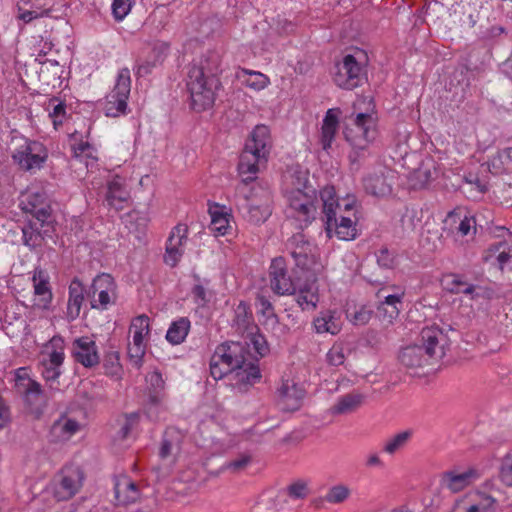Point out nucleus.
Here are the masks:
<instances>
[{
  "label": "nucleus",
  "mask_w": 512,
  "mask_h": 512,
  "mask_svg": "<svg viewBox=\"0 0 512 512\" xmlns=\"http://www.w3.org/2000/svg\"><path fill=\"white\" fill-rule=\"evenodd\" d=\"M80 428L78 421L61 416L55 420L49 430V442L60 443L69 440Z\"/></svg>",
  "instance_id": "nucleus-21"
},
{
  "label": "nucleus",
  "mask_w": 512,
  "mask_h": 512,
  "mask_svg": "<svg viewBox=\"0 0 512 512\" xmlns=\"http://www.w3.org/2000/svg\"><path fill=\"white\" fill-rule=\"evenodd\" d=\"M190 326L191 323L187 317H181L173 321L166 333L167 341L173 345L181 344L186 339Z\"/></svg>",
  "instance_id": "nucleus-32"
},
{
  "label": "nucleus",
  "mask_w": 512,
  "mask_h": 512,
  "mask_svg": "<svg viewBox=\"0 0 512 512\" xmlns=\"http://www.w3.org/2000/svg\"><path fill=\"white\" fill-rule=\"evenodd\" d=\"M84 473L80 467H67L62 470V478L57 488V495L65 500L74 496L81 488Z\"/></svg>",
  "instance_id": "nucleus-16"
},
{
  "label": "nucleus",
  "mask_w": 512,
  "mask_h": 512,
  "mask_svg": "<svg viewBox=\"0 0 512 512\" xmlns=\"http://www.w3.org/2000/svg\"><path fill=\"white\" fill-rule=\"evenodd\" d=\"M372 314H373V311L364 305L360 306L359 309H354L353 311H351L350 309H347V311H346L347 318L354 325L367 324L370 321Z\"/></svg>",
  "instance_id": "nucleus-51"
},
{
  "label": "nucleus",
  "mask_w": 512,
  "mask_h": 512,
  "mask_svg": "<svg viewBox=\"0 0 512 512\" xmlns=\"http://www.w3.org/2000/svg\"><path fill=\"white\" fill-rule=\"evenodd\" d=\"M50 104H54L53 110L49 113V116L53 120L54 126L62 125L63 119L66 114V104L60 101L58 98L50 99Z\"/></svg>",
  "instance_id": "nucleus-56"
},
{
  "label": "nucleus",
  "mask_w": 512,
  "mask_h": 512,
  "mask_svg": "<svg viewBox=\"0 0 512 512\" xmlns=\"http://www.w3.org/2000/svg\"><path fill=\"white\" fill-rule=\"evenodd\" d=\"M219 55L208 52L198 65L189 68L187 89L190 93L191 108L197 112L211 108L215 101L216 90L221 86L218 78L220 71Z\"/></svg>",
  "instance_id": "nucleus-1"
},
{
  "label": "nucleus",
  "mask_w": 512,
  "mask_h": 512,
  "mask_svg": "<svg viewBox=\"0 0 512 512\" xmlns=\"http://www.w3.org/2000/svg\"><path fill=\"white\" fill-rule=\"evenodd\" d=\"M131 328L134 329L133 334V343L135 346L141 345L145 346L144 344V333H149V317L147 315H140L136 317L131 324Z\"/></svg>",
  "instance_id": "nucleus-42"
},
{
  "label": "nucleus",
  "mask_w": 512,
  "mask_h": 512,
  "mask_svg": "<svg viewBox=\"0 0 512 512\" xmlns=\"http://www.w3.org/2000/svg\"><path fill=\"white\" fill-rule=\"evenodd\" d=\"M316 201V190L307 185H304V190H293L289 196V205L295 211V217L299 221H303L306 226L315 219L317 212Z\"/></svg>",
  "instance_id": "nucleus-8"
},
{
  "label": "nucleus",
  "mask_w": 512,
  "mask_h": 512,
  "mask_svg": "<svg viewBox=\"0 0 512 512\" xmlns=\"http://www.w3.org/2000/svg\"><path fill=\"white\" fill-rule=\"evenodd\" d=\"M133 0H113L112 14L116 21H122L130 12Z\"/></svg>",
  "instance_id": "nucleus-54"
},
{
  "label": "nucleus",
  "mask_w": 512,
  "mask_h": 512,
  "mask_svg": "<svg viewBox=\"0 0 512 512\" xmlns=\"http://www.w3.org/2000/svg\"><path fill=\"white\" fill-rule=\"evenodd\" d=\"M377 263L380 267L385 269H392L395 265V257L392 252L388 250V248H381L376 253Z\"/></svg>",
  "instance_id": "nucleus-59"
},
{
  "label": "nucleus",
  "mask_w": 512,
  "mask_h": 512,
  "mask_svg": "<svg viewBox=\"0 0 512 512\" xmlns=\"http://www.w3.org/2000/svg\"><path fill=\"white\" fill-rule=\"evenodd\" d=\"M340 113L341 110L339 108H331L328 109L324 116L321 127L320 144L325 151L331 147V144L335 139V135L339 128Z\"/></svg>",
  "instance_id": "nucleus-22"
},
{
  "label": "nucleus",
  "mask_w": 512,
  "mask_h": 512,
  "mask_svg": "<svg viewBox=\"0 0 512 512\" xmlns=\"http://www.w3.org/2000/svg\"><path fill=\"white\" fill-rule=\"evenodd\" d=\"M442 285L447 291L454 294H472L475 290V286L473 284L465 281L463 276L454 273L444 275Z\"/></svg>",
  "instance_id": "nucleus-35"
},
{
  "label": "nucleus",
  "mask_w": 512,
  "mask_h": 512,
  "mask_svg": "<svg viewBox=\"0 0 512 512\" xmlns=\"http://www.w3.org/2000/svg\"><path fill=\"white\" fill-rule=\"evenodd\" d=\"M84 286L78 278H74L69 285V299L67 304L66 318L74 321L80 315L84 301Z\"/></svg>",
  "instance_id": "nucleus-23"
},
{
  "label": "nucleus",
  "mask_w": 512,
  "mask_h": 512,
  "mask_svg": "<svg viewBox=\"0 0 512 512\" xmlns=\"http://www.w3.org/2000/svg\"><path fill=\"white\" fill-rule=\"evenodd\" d=\"M364 396L359 393H349L342 396L331 408L333 414H348L357 410L363 403Z\"/></svg>",
  "instance_id": "nucleus-37"
},
{
  "label": "nucleus",
  "mask_w": 512,
  "mask_h": 512,
  "mask_svg": "<svg viewBox=\"0 0 512 512\" xmlns=\"http://www.w3.org/2000/svg\"><path fill=\"white\" fill-rule=\"evenodd\" d=\"M234 322L239 330L247 332L249 330H259V327L254 324L253 314L250 306L245 301H240L235 309Z\"/></svg>",
  "instance_id": "nucleus-33"
},
{
  "label": "nucleus",
  "mask_w": 512,
  "mask_h": 512,
  "mask_svg": "<svg viewBox=\"0 0 512 512\" xmlns=\"http://www.w3.org/2000/svg\"><path fill=\"white\" fill-rule=\"evenodd\" d=\"M480 477L477 469L469 468L464 472L446 471L442 474L441 485L453 493H458Z\"/></svg>",
  "instance_id": "nucleus-18"
},
{
  "label": "nucleus",
  "mask_w": 512,
  "mask_h": 512,
  "mask_svg": "<svg viewBox=\"0 0 512 512\" xmlns=\"http://www.w3.org/2000/svg\"><path fill=\"white\" fill-rule=\"evenodd\" d=\"M279 402L283 405V409L296 410L300 405L303 397L302 390L294 383L284 382L277 391Z\"/></svg>",
  "instance_id": "nucleus-28"
},
{
  "label": "nucleus",
  "mask_w": 512,
  "mask_h": 512,
  "mask_svg": "<svg viewBox=\"0 0 512 512\" xmlns=\"http://www.w3.org/2000/svg\"><path fill=\"white\" fill-rule=\"evenodd\" d=\"M350 495V489L346 485L332 486L326 496L325 500L329 503L338 504L344 502Z\"/></svg>",
  "instance_id": "nucleus-52"
},
{
  "label": "nucleus",
  "mask_w": 512,
  "mask_h": 512,
  "mask_svg": "<svg viewBox=\"0 0 512 512\" xmlns=\"http://www.w3.org/2000/svg\"><path fill=\"white\" fill-rule=\"evenodd\" d=\"M130 90V70L128 68H123L118 73L113 90L107 96V102L104 108L106 116L117 117L126 112Z\"/></svg>",
  "instance_id": "nucleus-5"
},
{
  "label": "nucleus",
  "mask_w": 512,
  "mask_h": 512,
  "mask_svg": "<svg viewBox=\"0 0 512 512\" xmlns=\"http://www.w3.org/2000/svg\"><path fill=\"white\" fill-rule=\"evenodd\" d=\"M500 478L507 486H512V456H506L501 464Z\"/></svg>",
  "instance_id": "nucleus-63"
},
{
  "label": "nucleus",
  "mask_w": 512,
  "mask_h": 512,
  "mask_svg": "<svg viewBox=\"0 0 512 512\" xmlns=\"http://www.w3.org/2000/svg\"><path fill=\"white\" fill-rule=\"evenodd\" d=\"M187 232V228L182 225H177L172 230L166 244V254L164 256V262L171 266L175 267L183 254V251L180 249L183 242L186 240L185 233Z\"/></svg>",
  "instance_id": "nucleus-20"
},
{
  "label": "nucleus",
  "mask_w": 512,
  "mask_h": 512,
  "mask_svg": "<svg viewBox=\"0 0 512 512\" xmlns=\"http://www.w3.org/2000/svg\"><path fill=\"white\" fill-rule=\"evenodd\" d=\"M316 280L303 279L296 287V302L302 310H314L318 302V295L313 291Z\"/></svg>",
  "instance_id": "nucleus-27"
},
{
  "label": "nucleus",
  "mask_w": 512,
  "mask_h": 512,
  "mask_svg": "<svg viewBox=\"0 0 512 512\" xmlns=\"http://www.w3.org/2000/svg\"><path fill=\"white\" fill-rule=\"evenodd\" d=\"M106 187L105 202L107 206L116 211L122 210L124 203L130 198L125 178L120 175H114L107 181Z\"/></svg>",
  "instance_id": "nucleus-14"
},
{
  "label": "nucleus",
  "mask_w": 512,
  "mask_h": 512,
  "mask_svg": "<svg viewBox=\"0 0 512 512\" xmlns=\"http://www.w3.org/2000/svg\"><path fill=\"white\" fill-rule=\"evenodd\" d=\"M103 368L106 375L112 377H120L122 367L119 362V353H108L104 358Z\"/></svg>",
  "instance_id": "nucleus-50"
},
{
  "label": "nucleus",
  "mask_w": 512,
  "mask_h": 512,
  "mask_svg": "<svg viewBox=\"0 0 512 512\" xmlns=\"http://www.w3.org/2000/svg\"><path fill=\"white\" fill-rule=\"evenodd\" d=\"M347 142L353 147L349 158L352 162L363 154L370 142L376 138V119L369 113H358L351 126L347 125L343 131Z\"/></svg>",
  "instance_id": "nucleus-3"
},
{
  "label": "nucleus",
  "mask_w": 512,
  "mask_h": 512,
  "mask_svg": "<svg viewBox=\"0 0 512 512\" xmlns=\"http://www.w3.org/2000/svg\"><path fill=\"white\" fill-rule=\"evenodd\" d=\"M11 157L21 170L34 173L47 161L48 151L41 142L22 137Z\"/></svg>",
  "instance_id": "nucleus-4"
},
{
  "label": "nucleus",
  "mask_w": 512,
  "mask_h": 512,
  "mask_svg": "<svg viewBox=\"0 0 512 512\" xmlns=\"http://www.w3.org/2000/svg\"><path fill=\"white\" fill-rule=\"evenodd\" d=\"M232 374L238 368H243L250 357L246 346L240 342L222 343L218 345L212 355Z\"/></svg>",
  "instance_id": "nucleus-9"
},
{
  "label": "nucleus",
  "mask_w": 512,
  "mask_h": 512,
  "mask_svg": "<svg viewBox=\"0 0 512 512\" xmlns=\"http://www.w3.org/2000/svg\"><path fill=\"white\" fill-rule=\"evenodd\" d=\"M146 346H135L134 344H128V357L136 367H140L142 364L143 356L145 355Z\"/></svg>",
  "instance_id": "nucleus-62"
},
{
  "label": "nucleus",
  "mask_w": 512,
  "mask_h": 512,
  "mask_svg": "<svg viewBox=\"0 0 512 512\" xmlns=\"http://www.w3.org/2000/svg\"><path fill=\"white\" fill-rule=\"evenodd\" d=\"M464 181L471 186V189L475 188L479 194H484L488 191V182L477 173L469 172L464 176Z\"/></svg>",
  "instance_id": "nucleus-55"
},
{
  "label": "nucleus",
  "mask_w": 512,
  "mask_h": 512,
  "mask_svg": "<svg viewBox=\"0 0 512 512\" xmlns=\"http://www.w3.org/2000/svg\"><path fill=\"white\" fill-rule=\"evenodd\" d=\"M270 287L279 296L296 294V287L303 278L298 274L291 277L283 257H276L269 267Z\"/></svg>",
  "instance_id": "nucleus-6"
},
{
  "label": "nucleus",
  "mask_w": 512,
  "mask_h": 512,
  "mask_svg": "<svg viewBox=\"0 0 512 512\" xmlns=\"http://www.w3.org/2000/svg\"><path fill=\"white\" fill-rule=\"evenodd\" d=\"M495 499L491 496H484L478 503L469 504L466 499L454 503L451 512H494Z\"/></svg>",
  "instance_id": "nucleus-31"
},
{
  "label": "nucleus",
  "mask_w": 512,
  "mask_h": 512,
  "mask_svg": "<svg viewBox=\"0 0 512 512\" xmlns=\"http://www.w3.org/2000/svg\"><path fill=\"white\" fill-rule=\"evenodd\" d=\"M233 387L240 393L247 392L254 384L261 380L259 366L253 362H246L243 368H238L233 373Z\"/></svg>",
  "instance_id": "nucleus-19"
},
{
  "label": "nucleus",
  "mask_w": 512,
  "mask_h": 512,
  "mask_svg": "<svg viewBox=\"0 0 512 512\" xmlns=\"http://www.w3.org/2000/svg\"><path fill=\"white\" fill-rule=\"evenodd\" d=\"M247 334L249 341L253 345L257 354L261 357L265 356L269 352V347L264 335L259 333V330H249L247 331Z\"/></svg>",
  "instance_id": "nucleus-53"
},
{
  "label": "nucleus",
  "mask_w": 512,
  "mask_h": 512,
  "mask_svg": "<svg viewBox=\"0 0 512 512\" xmlns=\"http://www.w3.org/2000/svg\"><path fill=\"white\" fill-rule=\"evenodd\" d=\"M507 155L502 154L501 151H499L496 155H494L487 163L485 171H489L493 175H499L504 172H509L511 169L509 168L508 164L506 163ZM485 164L481 165V168H484Z\"/></svg>",
  "instance_id": "nucleus-44"
},
{
  "label": "nucleus",
  "mask_w": 512,
  "mask_h": 512,
  "mask_svg": "<svg viewBox=\"0 0 512 512\" xmlns=\"http://www.w3.org/2000/svg\"><path fill=\"white\" fill-rule=\"evenodd\" d=\"M33 284H34V293L37 296H41V304L39 306L43 309H48L53 295L49 285V276L48 273L40 267H36L33 273Z\"/></svg>",
  "instance_id": "nucleus-25"
},
{
  "label": "nucleus",
  "mask_w": 512,
  "mask_h": 512,
  "mask_svg": "<svg viewBox=\"0 0 512 512\" xmlns=\"http://www.w3.org/2000/svg\"><path fill=\"white\" fill-rule=\"evenodd\" d=\"M326 360L331 366H339L344 364L345 355L343 346L341 344H334L328 351Z\"/></svg>",
  "instance_id": "nucleus-57"
},
{
  "label": "nucleus",
  "mask_w": 512,
  "mask_h": 512,
  "mask_svg": "<svg viewBox=\"0 0 512 512\" xmlns=\"http://www.w3.org/2000/svg\"><path fill=\"white\" fill-rule=\"evenodd\" d=\"M288 248L293 257L314 250L313 244L306 239L303 233H296L288 240Z\"/></svg>",
  "instance_id": "nucleus-41"
},
{
  "label": "nucleus",
  "mask_w": 512,
  "mask_h": 512,
  "mask_svg": "<svg viewBox=\"0 0 512 512\" xmlns=\"http://www.w3.org/2000/svg\"><path fill=\"white\" fill-rule=\"evenodd\" d=\"M402 365L407 368H419L430 362V358L424 352V347L414 344L403 348L398 356Z\"/></svg>",
  "instance_id": "nucleus-24"
},
{
  "label": "nucleus",
  "mask_w": 512,
  "mask_h": 512,
  "mask_svg": "<svg viewBox=\"0 0 512 512\" xmlns=\"http://www.w3.org/2000/svg\"><path fill=\"white\" fill-rule=\"evenodd\" d=\"M24 213L30 215L29 220H50L56 222L47 195L44 192L29 193L21 202Z\"/></svg>",
  "instance_id": "nucleus-12"
},
{
  "label": "nucleus",
  "mask_w": 512,
  "mask_h": 512,
  "mask_svg": "<svg viewBox=\"0 0 512 512\" xmlns=\"http://www.w3.org/2000/svg\"><path fill=\"white\" fill-rule=\"evenodd\" d=\"M115 504L127 506L140 499L141 492L138 485L126 475L115 478L114 483Z\"/></svg>",
  "instance_id": "nucleus-15"
},
{
  "label": "nucleus",
  "mask_w": 512,
  "mask_h": 512,
  "mask_svg": "<svg viewBox=\"0 0 512 512\" xmlns=\"http://www.w3.org/2000/svg\"><path fill=\"white\" fill-rule=\"evenodd\" d=\"M257 304L260 306V313L266 319V324L271 323L273 326L279 324V318L274 311L272 303L263 295L256 298Z\"/></svg>",
  "instance_id": "nucleus-47"
},
{
  "label": "nucleus",
  "mask_w": 512,
  "mask_h": 512,
  "mask_svg": "<svg viewBox=\"0 0 512 512\" xmlns=\"http://www.w3.org/2000/svg\"><path fill=\"white\" fill-rule=\"evenodd\" d=\"M72 354L75 361L86 368L97 365L100 360L95 341L87 336L74 340Z\"/></svg>",
  "instance_id": "nucleus-17"
},
{
  "label": "nucleus",
  "mask_w": 512,
  "mask_h": 512,
  "mask_svg": "<svg viewBox=\"0 0 512 512\" xmlns=\"http://www.w3.org/2000/svg\"><path fill=\"white\" fill-rule=\"evenodd\" d=\"M180 444V435L177 430L174 428H168L165 430L160 447H159V457L162 460L167 459L168 457L174 455V452L178 451Z\"/></svg>",
  "instance_id": "nucleus-34"
},
{
  "label": "nucleus",
  "mask_w": 512,
  "mask_h": 512,
  "mask_svg": "<svg viewBox=\"0 0 512 512\" xmlns=\"http://www.w3.org/2000/svg\"><path fill=\"white\" fill-rule=\"evenodd\" d=\"M320 199L323 206L324 223L331 225L334 221V213L338 208H341V204L336 198L335 189L332 186H326L320 191Z\"/></svg>",
  "instance_id": "nucleus-29"
},
{
  "label": "nucleus",
  "mask_w": 512,
  "mask_h": 512,
  "mask_svg": "<svg viewBox=\"0 0 512 512\" xmlns=\"http://www.w3.org/2000/svg\"><path fill=\"white\" fill-rule=\"evenodd\" d=\"M116 284L114 278L107 273L97 275L90 286L88 291V297L94 296L97 292L104 291H115Z\"/></svg>",
  "instance_id": "nucleus-43"
},
{
  "label": "nucleus",
  "mask_w": 512,
  "mask_h": 512,
  "mask_svg": "<svg viewBox=\"0 0 512 512\" xmlns=\"http://www.w3.org/2000/svg\"><path fill=\"white\" fill-rule=\"evenodd\" d=\"M446 222H449L450 224H456L458 225L455 227L456 232L460 234L461 236H467L470 234L471 230L473 229V234L476 232V220L473 216H467L464 215L462 217V210L455 209L448 213Z\"/></svg>",
  "instance_id": "nucleus-30"
},
{
  "label": "nucleus",
  "mask_w": 512,
  "mask_h": 512,
  "mask_svg": "<svg viewBox=\"0 0 512 512\" xmlns=\"http://www.w3.org/2000/svg\"><path fill=\"white\" fill-rule=\"evenodd\" d=\"M166 47L164 46H155L151 50L148 58L143 62L138 64L136 74L139 77L146 76L151 73L152 69L157 66V64L162 63L164 60V51Z\"/></svg>",
  "instance_id": "nucleus-39"
},
{
  "label": "nucleus",
  "mask_w": 512,
  "mask_h": 512,
  "mask_svg": "<svg viewBox=\"0 0 512 512\" xmlns=\"http://www.w3.org/2000/svg\"><path fill=\"white\" fill-rule=\"evenodd\" d=\"M241 73L247 75L248 77L244 80V83L247 87H250L256 91L264 89L269 84V78L256 71L241 69Z\"/></svg>",
  "instance_id": "nucleus-45"
},
{
  "label": "nucleus",
  "mask_w": 512,
  "mask_h": 512,
  "mask_svg": "<svg viewBox=\"0 0 512 512\" xmlns=\"http://www.w3.org/2000/svg\"><path fill=\"white\" fill-rule=\"evenodd\" d=\"M333 79L337 86L352 90L362 85L366 79V72L356 58L348 54L344 56L341 63L336 65Z\"/></svg>",
  "instance_id": "nucleus-7"
},
{
  "label": "nucleus",
  "mask_w": 512,
  "mask_h": 512,
  "mask_svg": "<svg viewBox=\"0 0 512 512\" xmlns=\"http://www.w3.org/2000/svg\"><path fill=\"white\" fill-rule=\"evenodd\" d=\"M412 432L409 430L402 431L392 438H390L383 447V450L388 454H394L396 451L406 445L410 439Z\"/></svg>",
  "instance_id": "nucleus-48"
},
{
  "label": "nucleus",
  "mask_w": 512,
  "mask_h": 512,
  "mask_svg": "<svg viewBox=\"0 0 512 512\" xmlns=\"http://www.w3.org/2000/svg\"><path fill=\"white\" fill-rule=\"evenodd\" d=\"M251 462V456L250 455H241L238 458L231 460L227 462L224 465V469L230 470L233 473H239L243 471L248 464Z\"/></svg>",
  "instance_id": "nucleus-60"
},
{
  "label": "nucleus",
  "mask_w": 512,
  "mask_h": 512,
  "mask_svg": "<svg viewBox=\"0 0 512 512\" xmlns=\"http://www.w3.org/2000/svg\"><path fill=\"white\" fill-rule=\"evenodd\" d=\"M245 201L246 217L249 222L259 225L265 222L271 215V209L267 202L256 204L249 199H245Z\"/></svg>",
  "instance_id": "nucleus-38"
},
{
  "label": "nucleus",
  "mask_w": 512,
  "mask_h": 512,
  "mask_svg": "<svg viewBox=\"0 0 512 512\" xmlns=\"http://www.w3.org/2000/svg\"><path fill=\"white\" fill-rule=\"evenodd\" d=\"M211 215V222L209 225V229L216 233L218 236H225L230 233V230L232 229L230 222H229V215L227 213L215 210H209Z\"/></svg>",
  "instance_id": "nucleus-40"
},
{
  "label": "nucleus",
  "mask_w": 512,
  "mask_h": 512,
  "mask_svg": "<svg viewBox=\"0 0 512 512\" xmlns=\"http://www.w3.org/2000/svg\"><path fill=\"white\" fill-rule=\"evenodd\" d=\"M378 313L383 317L384 320H387L389 323L392 322L399 315V309L397 305H384L379 304L377 307Z\"/></svg>",
  "instance_id": "nucleus-64"
},
{
  "label": "nucleus",
  "mask_w": 512,
  "mask_h": 512,
  "mask_svg": "<svg viewBox=\"0 0 512 512\" xmlns=\"http://www.w3.org/2000/svg\"><path fill=\"white\" fill-rule=\"evenodd\" d=\"M293 259L296 267L294 274H298V270H300L301 274L299 276H302L303 279L316 280L315 273L312 271L316 264L314 250L297 255Z\"/></svg>",
  "instance_id": "nucleus-36"
},
{
  "label": "nucleus",
  "mask_w": 512,
  "mask_h": 512,
  "mask_svg": "<svg viewBox=\"0 0 512 512\" xmlns=\"http://www.w3.org/2000/svg\"><path fill=\"white\" fill-rule=\"evenodd\" d=\"M56 223L50 220L38 221L28 219L27 223L22 227L23 244L29 247L30 250L41 247L47 237H52V234L55 232Z\"/></svg>",
  "instance_id": "nucleus-10"
},
{
  "label": "nucleus",
  "mask_w": 512,
  "mask_h": 512,
  "mask_svg": "<svg viewBox=\"0 0 512 512\" xmlns=\"http://www.w3.org/2000/svg\"><path fill=\"white\" fill-rule=\"evenodd\" d=\"M284 492L293 500H303L310 494V489L307 481L298 479L288 485Z\"/></svg>",
  "instance_id": "nucleus-46"
},
{
  "label": "nucleus",
  "mask_w": 512,
  "mask_h": 512,
  "mask_svg": "<svg viewBox=\"0 0 512 512\" xmlns=\"http://www.w3.org/2000/svg\"><path fill=\"white\" fill-rule=\"evenodd\" d=\"M394 179L392 171L369 174L363 178V187L367 194L374 197H387L392 194Z\"/></svg>",
  "instance_id": "nucleus-13"
},
{
  "label": "nucleus",
  "mask_w": 512,
  "mask_h": 512,
  "mask_svg": "<svg viewBox=\"0 0 512 512\" xmlns=\"http://www.w3.org/2000/svg\"><path fill=\"white\" fill-rule=\"evenodd\" d=\"M270 147L271 137L268 126L257 125L251 132L238 163V172L245 184L257 178L259 163L267 160Z\"/></svg>",
  "instance_id": "nucleus-2"
},
{
  "label": "nucleus",
  "mask_w": 512,
  "mask_h": 512,
  "mask_svg": "<svg viewBox=\"0 0 512 512\" xmlns=\"http://www.w3.org/2000/svg\"><path fill=\"white\" fill-rule=\"evenodd\" d=\"M194 303L199 307H205L210 301V293L201 284H195L191 290Z\"/></svg>",
  "instance_id": "nucleus-58"
},
{
  "label": "nucleus",
  "mask_w": 512,
  "mask_h": 512,
  "mask_svg": "<svg viewBox=\"0 0 512 512\" xmlns=\"http://www.w3.org/2000/svg\"><path fill=\"white\" fill-rule=\"evenodd\" d=\"M421 344L424 352L430 358L441 359L445 355V348L449 345L447 335L438 326L425 327L420 333Z\"/></svg>",
  "instance_id": "nucleus-11"
},
{
  "label": "nucleus",
  "mask_w": 512,
  "mask_h": 512,
  "mask_svg": "<svg viewBox=\"0 0 512 512\" xmlns=\"http://www.w3.org/2000/svg\"><path fill=\"white\" fill-rule=\"evenodd\" d=\"M314 326L318 333L336 334L340 330L339 324H331L330 325L329 322H327L326 316L316 318L314 320Z\"/></svg>",
  "instance_id": "nucleus-61"
},
{
  "label": "nucleus",
  "mask_w": 512,
  "mask_h": 512,
  "mask_svg": "<svg viewBox=\"0 0 512 512\" xmlns=\"http://www.w3.org/2000/svg\"><path fill=\"white\" fill-rule=\"evenodd\" d=\"M24 401L30 413L33 414L36 418H39L42 415V406L45 401L44 394L36 395V393L24 392Z\"/></svg>",
  "instance_id": "nucleus-49"
},
{
  "label": "nucleus",
  "mask_w": 512,
  "mask_h": 512,
  "mask_svg": "<svg viewBox=\"0 0 512 512\" xmlns=\"http://www.w3.org/2000/svg\"><path fill=\"white\" fill-rule=\"evenodd\" d=\"M325 231L329 238L332 237V232L335 231L337 237L345 241L353 240L357 236L355 222H353L349 217L344 216H342L338 222L336 213H334V221L332 224L329 226L328 224H325Z\"/></svg>",
  "instance_id": "nucleus-26"
}]
</instances>
